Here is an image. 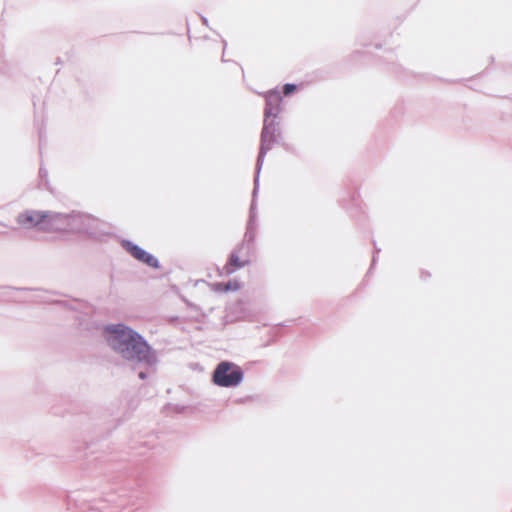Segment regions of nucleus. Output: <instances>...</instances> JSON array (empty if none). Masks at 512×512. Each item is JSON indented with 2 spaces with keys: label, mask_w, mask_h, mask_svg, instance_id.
<instances>
[{
  "label": "nucleus",
  "mask_w": 512,
  "mask_h": 512,
  "mask_svg": "<svg viewBox=\"0 0 512 512\" xmlns=\"http://www.w3.org/2000/svg\"><path fill=\"white\" fill-rule=\"evenodd\" d=\"M222 43H223V52H224L227 47V41L225 39H222ZM222 62H226V59L224 58V53L222 54Z\"/></svg>",
  "instance_id": "obj_19"
},
{
  "label": "nucleus",
  "mask_w": 512,
  "mask_h": 512,
  "mask_svg": "<svg viewBox=\"0 0 512 512\" xmlns=\"http://www.w3.org/2000/svg\"><path fill=\"white\" fill-rule=\"evenodd\" d=\"M375 47H376L377 49H380V48H381V44H377Z\"/></svg>",
  "instance_id": "obj_24"
},
{
  "label": "nucleus",
  "mask_w": 512,
  "mask_h": 512,
  "mask_svg": "<svg viewBox=\"0 0 512 512\" xmlns=\"http://www.w3.org/2000/svg\"><path fill=\"white\" fill-rule=\"evenodd\" d=\"M17 290H21V291H28V290H32L31 288H26V287H22V288H17Z\"/></svg>",
  "instance_id": "obj_23"
},
{
  "label": "nucleus",
  "mask_w": 512,
  "mask_h": 512,
  "mask_svg": "<svg viewBox=\"0 0 512 512\" xmlns=\"http://www.w3.org/2000/svg\"><path fill=\"white\" fill-rule=\"evenodd\" d=\"M98 225L99 220L90 214L74 210L69 212L68 232L84 233L97 238L100 235Z\"/></svg>",
  "instance_id": "obj_4"
},
{
  "label": "nucleus",
  "mask_w": 512,
  "mask_h": 512,
  "mask_svg": "<svg viewBox=\"0 0 512 512\" xmlns=\"http://www.w3.org/2000/svg\"><path fill=\"white\" fill-rule=\"evenodd\" d=\"M200 18H201L203 25L208 26V19L203 15H200Z\"/></svg>",
  "instance_id": "obj_21"
},
{
  "label": "nucleus",
  "mask_w": 512,
  "mask_h": 512,
  "mask_svg": "<svg viewBox=\"0 0 512 512\" xmlns=\"http://www.w3.org/2000/svg\"><path fill=\"white\" fill-rule=\"evenodd\" d=\"M138 377H139L141 380H145V379L148 377V374H147V372H145V371H140V372L138 373Z\"/></svg>",
  "instance_id": "obj_18"
},
{
  "label": "nucleus",
  "mask_w": 512,
  "mask_h": 512,
  "mask_svg": "<svg viewBox=\"0 0 512 512\" xmlns=\"http://www.w3.org/2000/svg\"><path fill=\"white\" fill-rule=\"evenodd\" d=\"M119 243L122 249L138 262L155 270L161 268L160 261L155 255L146 251L133 241L122 238Z\"/></svg>",
  "instance_id": "obj_5"
},
{
  "label": "nucleus",
  "mask_w": 512,
  "mask_h": 512,
  "mask_svg": "<svg viewBox=\"0 0 512 512\" xmlns=\"http://www.w3.org/2000/svg\"><path fill=\"white\" fill-rule=\"evenodd\" d=\"M264 119L278 118L281 112L282 95L277 89H271L264 94Z\"/></svg>",
  "instance_id": "obj_8"
},
{
  "label": "nucleus",
  "mask_w": 512,
  "mask_h": 512,
  "mask_svg": "<svg viewBox=\"0 0 512 512\" xmlns=\"http://www.w3.org/2000/svg\"><path fill=\"white\" fill-rule=\"evenodd\" d=\"M65 308L69 309V310H76V307L74 306L73 303H70V302H60Z\"/></svg>",
  "instance_id": "obj_17"
},
{
  "label": "nucleus",
  "mask_w": 512,
  "mask_h": 512,
  "mask_svg": "<svg viewBox=\"0 0 512 512\" xmlns=\"http://www.w3.org/2000/svg\"><path fill=\"white\" fill-rule=\"evenodd\" d=\"M276 144L287 148V145L283 140L280 122L277 120V118L263 119L254 177L260 178V172L263 167L265 156Z\"/></svg>",
  "instance_id": "obj_2"
},
{
  "label": "nucleus",
  "mask_w": 512,
  "mask_h": 512,
  "mask_svg": "<svg viewBox=\"0 0 512 512\" xmlns=\"http://www.w3.org/2000/svg\"><path fill=\"white\" fill-rule=\"evenodd\" d=\"M223 285V290L225 292H235L241 289V283L238 280H229L228 282H225Z\"/></svg>",
  "instance_id": "obj_12"
},
{
  "label": "nucleus",
  "mask_w": 512,
  "mask_h": 512,
  "mask_svg": "<svg viewBox=\"0 0 512 512\" xmlns=\"http://www.w3.org/2000/svg\"><path fill=\"white\" fill-rule=\"evenodd\" d=\"M47 219L45 220L44 232H68L69 212H56L46 210Z\"/></svg>",
  "instance_id": "obj_7"
},
{
  "label": "nucleus",
  "mask_w": 512,
  "mask_h": 512,
  "mask_svg": "<svg viewBox=\"0 0 512 512\" xmlns=\"http://www.w3.org/2000/svg\"><path fill=\"white\" fill-rule=\"evenodd\" d=\"M244 375V370L238 364L222 360L216 364L211 381L218 387L236 388L243 382Z\"/></svg>",
  "instance_id": "obj_3"
},
{
  "label": "nucleus",
  "mask_w": 512,
  "mask_h": 512,
  "mask_svg": "<svg viewBox=\"0 0 512 512\" xmlns=\"http://www.w3.org/2000/svg\"><path fill=\"white\" fill-rule=\"evenodd\" d=\"M104 500L108 503H116V498H115V495L114 493L112 492H109V493H105V498Z\"/></svg>",
  "instance_id": "obj_15"
},
{
  "label": "nucleus",
  "mask_w": 512,
  "mask_h": 512,
  "mask_svg": "<svg viewBox=\"0 0 512 512\" xmlns=\"http://www.w3.org/2000/svg\"><path fill=\"white\" fill-rule=\"evenodd\" d=\"M255 239H256V230H252V229H247L246 228V231H245V234H244V238H243V241L241 243L245 244V249H246L247 253L251 249H253Z\"/></svg>",
  "instance_id": "obj_11"
},
{
  "label": "nucleus",
  "mask_w": 512,
  "mask_h": 512,
  "mask_svg": "<svg viewBox=\"0 0 512 512\" xmlns=\"http://www.w3.org/2000/svg\"><path fill=\"white\" fill-rule=\"evenodd\" d=\"M244 250H246L245 244L240 243L230 252L227 262L223 267V272L225 275L229 276L250 263L249 260L240 259V254H243Z\"/></svg>",
  "instance_id": "obj_9"
},
{
  "label": "nucleus",
  "mask_w": 512,
  "mask_h": 512,
  "mask_svg": "<svg viewBox=\"0 0 512 512\" xmlns=\"http://www.w3.org/2000/svg\"><path fill=\"white\" fill-rule=\"evenodd\" d=\"M39 174H40V176L42 177L43 175H46V174H47V172H46V171H44L42 168H40V169H39Z\"/></svg>",
  "instance_id": "obj_22"
},
{
  "label": "nucleus",
  "mask_w": 512,
  "mask_h": 512,
  "mask_svg": "<svg viewBox=\"0 0 512 512\" xmlns=\"http://www.w3.org/2000/svg\"><path fill=\"white\" fill-rule=\"evenodd\" d=\"M258 191H259V178L254 177V187L252 190V199H251V203H250L249 216H248V220L246 223V228L256 230V231H257V227H258V224H257V195H258Z\"/></svg>",
  "instance_id": "obj_10"
},
{
  "label": "nucleus",
  "mask_w": 512,
  "mask_h": 512,
  "mask_svg": "<svg viewBox=\"0 0 512 512\" xmlns=\"http://www.w3.org/2000/svg\"><path fill=\"white\" fill-rule=\"evenodd\" d=\"M104 336L108 346L124 360L147 367L158 363V352L132 327L124 323L108 324Z\"/></svg>",
  "instance_id": "obj_1"
},
{
  "label": "nucleus",
  "mask_w": 512,
  "mask_h": 512,
  "mask_svg": "<svg viewBox=\"0 0 512 512\" xmlns=\"http://www.w3.org/2000/svg\"><path fill=\"white\" fill-rule=\"evenodd\" d=\"M430 276H431V275H430V273H429V272H425V271H422V272H421V278H422V279H427V278H429Z\"/></svg>",
  "instance_id": "obj_20"
},
{
  "label": "nucleus",
  "mask_w": 512,
  "mask_h": 512,
  "mask_svg": "<svg viewBox=\"0 0 512 512\" xmlns=\"http://www.w3.org/2000/svg\"><path fill=\"white\" fill-rule=\"evenodd\" d=\"M47 219L46 210L26 209L16 216V222L24 229H38L44 232L45 220Z\"/></svg>",
  "instance_id": "obj_6"
},
{
  "label": "nucleus",
  "mask_w": 512,
  "mask_h": 512,
  "mask_svg": "<svg viewBox=\"0 0 512 512\" xmlns=\"http://www.w3.org/2000/svg\"><path fill=\"white\" fill-rule=\"evenodd\" d=\"M379 252H380V249L375 247V253H374L373 257H372L371 266H370V268L368 270V273H370L371 270L373 269V267L375 266V264L377 262V254Z\"/></svg>",
  "instance_id": "obj_14"
},
{
  "label": "nucleus",
  "mask_w": 512,
  "mask_h": 512,
  "mask_svg": "<svg viewBox=\"0 0 512 512\" xmlns=\"http://www.w3.org/2000/svg\"><path fill=\"white\" fill-rule=\"evenodd\" d=\"M222 284H225V282H217L214 284V290L217 291V292H225L223 290V285Z\"/></svg>",
  "instance_id": "obj_16"
},
{
  "label": "nucleus",
  "mask_w": 512,
  "mask_h": 512,
  "mask_svg": "<svg viewBox=\"0 0 512 512\" xmlns=\"http://www.w3.org/2000/svg\"><path fill=\"white\" fill-rule=\"evenodd\" d=\"M298 89V85L295 83H286L282 87V93L284 96L288 97L295 93Z\"/></svg>",
  "instance_id": "obj_13"
}]
</instances>
